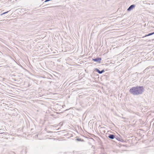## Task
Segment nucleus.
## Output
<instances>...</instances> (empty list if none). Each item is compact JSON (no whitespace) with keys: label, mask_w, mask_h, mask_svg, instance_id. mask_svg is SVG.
<instances>
[{"label":"nucleus","mask_w":154,"mask_h":154,"mask_svg":"<svg viewBox=\"0 0 154 154\" xmlns=\"http://www.w3.org/2000/svg\"><path fill=\"white\" fill-rule=\"evenodd\" d=\"M5 20H1V21H5Z\"/></svg>","instance_id":"10"},{"label":"nucleus","mask_w":154,"mask_h":154,"mask_svg":"<svg viewBox=\"0 0 154 154\" xmlns=\"http://www.w3.org/2000/svg\"><path fill=\"white\" fill-rule=\"evenodd\" d=\"M143 86L133 87L129 89V92L134 95H137L142 94L143 91Z\"/></svg>","instance_id":"1"},{"label":"nucleus","mask_w":154,"mask_h":154,"mask_svg":"<svg viewBox=\"0 0 154 154\" xmlns=\"http://www.w3.org/2000/svg\"><path fill=\"white\" fill-rule=\"evenodd\" d=\"M93 61L97 62H100L101 60V58L100 57H97L95 59H92Z\"/></svg>","instance_id":"2"},{"label":"nucleus","mask_w":154,"mask_h":154,"mask_svg":"<svg viewBox=\"0 0 154 154\" xmlns=\"http://www.w3.org/2000/svg\"><path fill=\"white\" fill-rule=\"evenodd\" d=\"M95 70L98 73L100 74H102V73L104 72V69H103L101 71H100L98 69H96Z\"/></svg>","instance_id":"4"},{"label":"nucleus","mask_w":154,"mask_h":154,"mask_svg":"<svg viewBox=\"0 0 154 154\" xmlns=\"http://www.w3.org/2000/svg\"><path fill=\"white\" fill-rule=\"evenodd\" d=\"M135 5L133 4L129 6V7L128 8L127 11H130L132 10L134 8H135Z\"/></svg>","instance_id":"3"},{"label":"nucleus","mask_w":154,"mask_h":154,"mask_svg":"<svg viewBox=\"0 0 154 154\" xmlns=\"http://www.w3.org/2000/svg\"><path fill=\"white\" fill-rule=\"evenodd\" d=\"M108 137L109 138H110L111 139H114V138H116V137L115 136V135L112 134H109Z\"/></svg>","instance_id":"5"},{"label":"nucleus","mask_w":154,"mask_h":154,"mask_svg":"<svg viewBox=\"0 0 154 154\" xmlns=\"http://www.w3.org/2000/svg\"><path fill=\"white\" fill-rule=\"evenodd\" d=\"M115 138L116 140L119 141L121 142H123L124 141L120 137V135L119 136V137H116Z\"/></svg>","instance_id":"6"},{"label":"nucleus","mask_w":154,"mask_h":154,"mask_svg":"<svg viewBox=\"0 0 154 154\" xmlns=\"http://www.w3.org/2000/svg\"><path fill=\"white\" fill-rule=\"evenodd\" d=\"M154 34V32H152L151 33H148V34L146 35H145V36H150V35H153Z\"/></svg>","instance_id":"7"},{"label":"nucleus","mask_w":154,"mask_h":154,"mask_svg":"<svg viewBox=\"0 0 154 154\" xmlns=\"http://www.w3.org/2000/svg\"><path fill=\"white\" fill-rule=\"evenodd\" d=\"M76 140L77 141H84L83 140L81 139L80 138H76Z\"/></svg>","instance_id":"8"},{"label":"nucleus","mask_w":154,"mask_h":154,"mask_svg":"<svg viewBox=\"0 0 154 154\" xmlns=\"http://www.w3.org/2000/svg\"><path fill=\"white\" fill-rule=\"evenodd\" d=\"M9 11H6V12H4L2 14H0V15L1 16H2L4 14H5L6 13H7Z\"/></svg>","instance_id":"9"}]
</instances>
